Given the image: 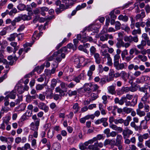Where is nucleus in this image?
<instances>
[{
    "instance_id": "obj_30",
    "label": "nucleus",
    "mask_w": 150,
    "mask_h": 150,
    "mask_svg": "<svg viewBox=\"0 0 150 150\" xmlns=\"http://www.w3.org/2000/svg\"><path fill=\"white\" fill-rule=\"evenodd\" d=\"M25 9L28 12V14L29 17L33 15V13L32 11V9L30 6L27 5V7H26Z\"/></svg>"
},
{
    "instance_id": "obj_47",
    "label": "nucleus",
    "mask_w": 150,
    "mask_h": 150,
    "mask_svg": "<svg viewBox=\"0 0 150 150\" xmlns=\"http://www.w3.org/2000/svg\"><path fill=\"white\" fill-rule=\"evenodd\" d=\"M115 124L118 125L119 124H122L123 123V119L122 118L115 119Z\"/></svg>"
},
{
    "instance_id": "obj_42",
    "label": "nucleus",
    "mask_w": 150,
    "mask_h": 150,
    "mask_svg": "<svg viewBox=\"0 0 150 150\" xmlns=\"http://www.w3.org/2000/svg\"><path fill=\"white\" fill-rule=\"evenodd\" d=\"M132 108H128L127 107H124L123 109L124 112L127 114L129 113L132 110Z\"/></svg>"
},
{
    "instance_id": "obj_37",
    "label": "nucleus",
    "mask_w": 150,
    "mask_h": 150,
    "mask_svg": "<svg viewBox=\"0 0 150 150\" xmlns=\"http://www.w3.org/2000/svg\"><path fill=\"white\" fill-rule=\"evenodd\" d=\"M122 97L124 101H127V100H131L133 96L132 95L129 94H127L125 96H123Z\"/></svg>"
},
{
    "instance_id": "obj_43",
    "label": "nucleus",
    "mask_w": 150,
    "mask_h": 150,
    "mask_svg": "<svg viewBox=\"0 0 150 150\" xmlns=\"http://www.w3.org/2000/svg\"><path fill=\"white\" fill-rule=\"evenodd\" d=\"M111 142H113L114 144L115 143V141L114 140H110L109 139H106L104 143V146L110 144Z\"/></svg>"
},
{
    "instance_id": "obj_41",
    "label": "nucleus",
    "mask_w": 150,
    "mask_h": 150,
    "mask_svg": "<svg viewBox=\"0 0 150 150\" xmlns=\"http://www.w3.org/2000/svg\"><path fill=\"white\" fill-rule=\"evenodd\" d=\"M145 16L144 12H142L140 14L137 15L136 17V19L142 18H144Z\"/></svg>"
},
{
    "instance_id": "obj_5",
    "label": "nucleus",
    "mask_w": 150,
    "mask_h": 150,
    "mask_svg": "<svg viewBox=\"0 0 150 150\" xmlns=\"http://www.w3.org/2000/svg\"><path fill=\"white\" fill-rule=\"evenodd\" d=\"M38 106L40 109L44 110L45 112H48L49 110L48 106L43 103L40 102L38 104Z\"/></svg>"
},
{
    "instance_id": "obj_36",
    "label": "nucleus",
    "mask_w": 150,
    "mask_h": 150,
    "mask_svg": "<svg viewBox=\"0 0 150 150\" xmlns=\"http://www.w3.org/2000/svg\"><path fill=\"white\" fill-rule=\"evenodd\" d=\"M57 81L55 79H53L51 81V88L52 90H53L55 87L56 86Z\"/></svg>"
},
{
    "instance_id": "obj_19",
    "label": "nucleus",
    "mask_w": 150,
    "mask_h": 150,
    "mask_svg": "<svg viewBox=\"0 0 150 150\" xmlns=\"http://www.w3.org/2000/svg\"><path fill=\"white\" fill-rule=\"evenodd\" d=\"M94 57L95 59V62L98 64L100 63L101 59L99 54L96 53L94 54Z\"/></svg>"
},
{
    "instance_id": "obj_14",
    "label": "nucleus",
    "mask_w": 150,
    "mask_h": 150,
    "mask_svg": "<svg viewBox=\"0 0 150 150\" xmlns=\"http://www.w3.org/2000/svg\"><path fill=\"white\" fill-rule=\"evenodd\" d=\"M150 95L148 92H146L141 98V100L144 102V104H146L148 102V99L150 97Z\"/></svg>"
},
{
    "instance_id": "obj_21",
    "label": "nucleus",
    "mask_w": 150,
    "mask_h": 150,
    "mask_svg": "<svg viewBox=\"0 0 150 150\" xmlns=\"http://www.w3.org/2000/svg\"><path fill=\"white\" fill-rule=\"evenodd\" d=\"M67 51V47H62L60 50L58 51L55 52L54 53V55L57 56L58 54H60L61 53H62V52H65Z\"/></svg>"
},
{
    "instance_id": "obj_33",
    "label": "nucleus",
    "mask_w": 150,
    "mask_h": 150,
    "mask_svg": "<svg viewBox=\"0 0 150 150\" xmlns=\"http://www.w3.org/2000/svg\"><path fill=\"white\" fill-rule=\"evenodd\" d=\"M55 91L57 93H59V96L61 97L64 96V91L61 89L59 87H57L55 88Z\"/></svg>"
},
{
    "instance_id": "obj_3",
    "label": "nucleus",
    "mask_w": 150,
    "mask_h": 150,
    "mask_svg": "<svg viewBox=\"0 0 150 150\" xmlns=\"http://www.w3.org/2000/svg\"><path fill=\"white\" fill-rule=\"evenodd\" d=\"M133 131L129 129L128 128H126L123 130L122 134L124 139L129 138L130 135L133 133Z\"/></svg>"
},
{
    "instance_id": "obj_22",
    "label": "nucleus",
    "mask_w": 150,
    "mask_h": 150,
    "mask_svg": "<svg viewBox=\"0 0 150 150\" xmlns=\"http://www.w3.org/2000/svg\"><path fill=\"white\" fill-rule=\"evenodd\" d=\"M101 55L104 58H107L108 59L111 58L110 55L108 53L106 50L101 52Z\"/></svg>"
},
{
    "instance_id": "obj_10",
    "label": "nucleus",
    "mask_w": 150,
    "mask_h": 150,
    "mask_svg": "<svg viewBox=\"0 0 150 150\" xmlns=\"http://www.w3.org/2000/svg\"><path fill=\"white\" fill-rule=\"evenodd\" d=\"M129 76V74H128L127 76V73L125 71H122L120 72V76L125 82L127 81V78H128Z\"/></svg>"
},
{
    "instance_id": "obj_31",
    "label": "nucleus",
    "mask_w": 150,
    "mask_h": 150,
    "mask_svg": "<svg viewBox=\"0 0 150 150\" xmlns=\"http://www.w3.org/2000/svg\"><path fill=\"white\" fill-rule=\"evenodd\" d=\"M86 6V3H83L81 5H79L77 6L76 7L75 10L77 11L85 8Z\"/></svg>"
},
{
    "instance_id": "obj_11",
    "label": "nucleus",
    "mask_w": 150,
    "mask_h": 150,
    "mask_svg": "<svg viewBox=\"0 0 150 150\" xmlns=\"http://www.w3.org/2000/svg\"><path fill=\"white\" fill-rule=\"evenodd\" d=\"M145 79H146L149 80V82L147 83L148 84H150V78L147 76H142L141 77L140 79H137L136 82L137 83H141L143 82Z\"/></svg>"
},
{
    "instance_id": "obj_8",
    "label": "nucleus",
    "mask_w": 150,
    "mask_h": 150,
    "mask_svg": "<svg viewBox=\"0 0 150 150\" xmlns=\"http://www.w3.org/2000/svg\"><path fill=\"white\" fill-rule=\"evenodd\" d=\"M87 85L91 88V91H96L98 90V89L99 88V86L97 84H91V83H85L84 86H86Z\"/></svg>"
},
{
    "instance_id": "obj_38",
    "label": "nucleus",
    "mask_w": 150,
    "mask_h": 150,
    "mask_svg": "<svg viewBox=\"0 0 150 150\" xmlns=\"http://www.w3.org/2000/svg\"><path fill=\"white\" fill-rule=\"evenodd\" d=\"M124 42L121 40H119L116 44V46L118 48H120L121 47H123Z\"/></svg>"
},
{
    "instance_id": "obj_15",
    "label": "nucleus",
    "mask_w": 150,
    "mask_h": 150,
    "mask_svg": "<svg viewBox=\"0 0 150 150\" xmlns=\"http://www.w3.org/2000/svg\"><path fill=\"white\" fill-rule=\"evenodd\" d=\"M52 89H49L46 91V97L48 98L52 99L53 97V94Z\"/></svg>"
},
{
    "instance_id": "obj_44",
    "label": "nucleus",
    "mask_w": 150,
    "mask_h": 150,
    "mask_svg": "<svg viewBox=\"0 0 150 150\" xmlns=\"http://www.w3.org/2000/svg\"><path fill=\"white\" fill-rule=\"evenodd\" d=\"M45 85L44 84H38L36 86V89L38 91H40L42 90L44 87Z\"/></svg>"
},
{
    "instance_id": "obj_29",
    "label": "nucleus",
    "mask_w": 150,
    "mask_h": 150,
    "mask_svg": "<svg viewBox=\"0 0 150 150\" xmlns=\"http://www.w3.org/2000/svg\"><path fill=\"white\" fill-rule=\"evenodd\" d=\"M88 148L91 150H99V149L97 147V145L95 143L94 144L89 145L88 147Z\"/></svg>"
},
{
    "instance_id": "obj_63",
    "label": "nucleus",
    "mask_w": 150,
    "mask_h": 150,
    "mask_svg": "<svg viewBox=\"0 0 150 150\" xmlns=\"http://www.w3.org/2000/svg\"><path fill=\"white\" fill-rule=\"evenodd\" d=\"M134 56H132L129 55V56H127V57H125V60L126 61L128 62L130 61L131 59H132L134 57Z\"/></svg>"
},
{
    "instance_id": "obj_2",
    "label": "nucleus",
    "mask_w": 150,
    "mask_h": 150,
    "mask_svg": "<svg viewBox=\"0 0 150 150\" xmlns=\"http://www.w3.org/2000/svg\"><path fill=\"white\" fill-rule=\"evenodd\" d=\"M108 118L103 117L100 119L96 120L95 122L96 125H98L101 123H103V125L105 127L107 126L108 125V123L107 122Z\"/></svg>"
},
{
    "instance_id": "obj_45",
    "label": "nucleus",
    "mask_w": 150,
    "mask_h": 150,
    "mask_svg": "<svg viewBox=\"0 0 150 150\" xmlns=\"http://www.w3.org/2000/svg\"><path fill=\"white\" fill-rule=\"evenodd\" d=\"M120 58V55H115L114 56V63L113 64L119 62V59Z\"/></svg>"
},
{
    "instance_id": "obj_18",
    "label": "nucleus",
    "mask_w": 150,
    "mask_h": 150,
    "mask_svg": "<svg viewBox=\"0 0 150 150\" xmlns=\"http://www.w3.org/2000/svg\"><path fill=\"white\" fill-rule=\"evenodd\" d=\"M10 45L11 46L14 47L13 50V52L14 54L19 48V46L17 45V43L15 42H12L10 43Z\"/></svg>"
},
{
    "instance_id": "obj_28",
    "label": "nucleus",
    "mask_w": 150,
    "mask_h": 150,
    "mask_svg": "<svg viewBox=\"0 0 150 150\" xmlns=\"http://www.w3.org/2000/svg\"><path fill=\"white\" fill-rule=\"evenodd\" d=\"M16 92L15 90H13L9 94L8 96L9 98L12 99H15L16 97Z\"/></svg>"
},
{
    "instance_id": "obj_64",
    "label": "nucleus",
    "mask_w": 150,
    "mask_h": 150,
    "mask_svg": "<svg viewBox=\"0 0 150 150\" xmlns=\"http://www.w3.org/2000/svg\"><path fill=\"white\" fill-rule=\"evenodd\" d=\"M145 9L146 13H148L150 12V6L149 4L146 5Z\"/></svg>"
},
{
    "instance_id": "obj_60",
    "label": "nucleus",
    "mask_w": 150,
    "mask_h": 150,
    "mask_svg": "<svg viewBox=\"0 0 150 150\" xmlns=\"http://www.w3.org/2000/svg\"><path fill=\"white\" fill-rule=\"evenodd\" d=\"M147 122L149 121L150 120V112H148L147 113L146 115L144 117V120Z\"/></svg>"
},
{
    "instance_id": "obj_55",
    "label": "nucleus",
    "mask_w": 150,
    "mask_h": 150,
    "mask_svg": "<svg viewBox=\"0 0 150 150\" xmlns=\"http://www.w3.org/2000/svg\"><path fill=\"white\" fill-rule=\"evenodd\" d=\"M102 99L103 101V103L104 104H106L108 103L107 97L106 95H103L102 97Z\"/></svg>"
},
{
    "instance_id": "obj_1",
    "label": "nucleus",
    "mask_w": 150,
    "mask_h": 150,
    "mask_svg": "<svg viewBox=\"0 0 150 150\" xmlns=\"http://www.w3.org/2000/svg\"><path fill=\"white\" fill-rule=\"evenodd\" d=\"M32 119L34 122H32L30 124V129L32 130H38V127L40 125V119L37 117L36 115H33L32 116Z\"/></svg>"
},
{
    "instance_id": "obj_57",
    "label": "nucleus",
    "mask_w": 150,
    "mask_h": 150,
    "mask_svg": "<svg viewBox=\"0 0 150 150\" xmlns=\"http://www.w3.org/2000/svg\"><path fill=\"white\" fill-rule=\"evenodd\" d=\"M30 146L29 144L27 143L25 144L24 146L23 147V150H27L28 149H30Z\"/></svg>"
},
{
    "instance_id": "obj_25",
    "label": "nucleus",
    "mask_w": 150,
    "mask_h": 150,
    "mask_svg": "<svg viewBox=\"0 0 150 150\" xmlns=\"http://www.w3.org/2000/svg\"><path fill=\"white\" fill-rule=\"evenodd\" d=\"M115 102V103H118L121 105H123L124 103L122 97L121 99L119 100L117 98H116L114 100Z\"/></svg>"
},
{
    "instance_id": "obj_53",
    "label": "nucleus",
    "mask_w": 150,
    "mask_h": 150,
    "mask_svg": "<svg viewBox=\"0 0 150 150\" xmlns=\"http://www.w3.org/2000/svg\"><path fill=\"white\" fill-rule=\"evenodd\" d=\"M78 48L79 50L83 51L85 53H88V51L87 50L86 48H84L83 46L82 45H80L78 47Z\"/></svg>"
},
{
    "instance_id": "obj_12",
    "label": "nucleus",
    "mask_w": 150,
    "mask_h": 150,
    "mask_svg": "<svg viewBox=\"0 0 150 150\" xmlns=\"http://www.w3.org/2000/svg\"><path fill=\"white\" fill-rule=\"evenodd\" d=\"M95 69L96 66L94 64H93L91 65L90 67L89 70L87 72L88 76L91 77L93 74V72L95 70Z\"/></svg>"
},
{
    "instance_id": "obj_39",
    "label": "nucleus",
    "mask_w": 150,
    "mask_h": 150,
    "mask_svg": "<svg viewBox=\"0 0 150 150\" xmlns=\"http://www.w3.org/2000/svg\"><path fill=\"white\" fill-rule=\"evenodd\" d=\"M130 89L129 87H122L121 89V91L123 93H126L130 91Z\"/></svg>"
},
{
    "instance_id": "obj_7",
    "label": "nucleus",
    "mask_w": 150,
    "mask_h": 150,
    "mask_svg": "<svg viewBox=\"0 0 150 150\" xmlns=\"http://www.w3.org/2000/svg\"><path fill=\"white\" fill-rule=\"evenodd\" d=\"M20 34H18L17 33H14L11 34L9 37L8 38V40L10 41H12L15 40V38L17 37L18 40H20Z\"/></svg>"
},
{
    "instance_id": "obj_9",
    "label": "nucleus",
    "mask_w": 150,
    "mask_h": 150,
    "mask_svg": "<svg viewBox=\"0 0 150 150\" xmlns=\"http://www.w3.org/2000/svg\"><path fill=\"white\" fill-rule=\"evenodd\" d=\"M62 2L65 4L66 9L69 8L73 5L70 0H61Z\"/></svg>"
},
{
    "instance_id": "obj_13",
    "label": "nucleus",
    "mask_w": 150,
    "mask_h": 150,
    "mask_svg": "<svg viewBox=\"0 0 150 150\" xmlns=\"http://www.w3.org/2000/svg\"><path fill=\"white\" fill-rule=\"evenodd\" d=\"M65 7V5L61 4L59 7L55 9V11L57 14H58L66 9Z\"/></svg>"
},
{
    "instance_id": "obj_34",
    "label": "nucleus",
    "mask_w": 150,
    "mask_h": 150,
    "mask_svg": "<svg viewBox=\"0 0 150 150\" xmlns=\"http://www.w3.org/2000/svg\"><path fill=\"white\" fill-rule=\"evenodd\" d=\"M98 97V96L97 94L92 93L91 94L90 100L92 101L96 99Z\"/></svg>"
},
{
    "instance_id": "obj_17",
    "label": "nucleus",
    "mask_w": 150,
    "mask_h": 150,
    "mask_svg": "<svg viewBox=\"0 0 150 150\" xmlns=\"http://www.w3.org/2000/svg\"><path fill=\"white\" fill-rule=\"evenodd\" d=\"M139 127L141 129L143 128L144 129H147L148 127L147 126V122L144 120H142L141 122L140 125Z\"/></svg>"
},
{
    "instance_id": "obj_51",
    "label": "nucleus",
    "mask_w": 150,
    "mask_h": 150,
    "mask_svg": "<svg viewBox=\"0 0 150 150\" xmlns=\"http://www.w3.org/2000/svg\"><path fill=\"white\" fill-rule=\"evenodd\" d=\"M90 51L91 53V55H94L95 54L96 51V48L93 46H92L90 48Z\"/></svg>"
},
{
    "instance_id": "obj_6",
    "label": "nucleus",
    "mask_w": 150,
    "mask_h": 150,
    "mask_svg": "<svg viewBox=\"0 0 150 150\" xmlns=\"http://www.w3.org/2000/svg\"><path fill=\"white\" fill-rule=\"evenodd\" d=\"M84 76V74L81 73L78 76L73 77V81L76 83H79L80 82V80H83Z\"/></svg>"
},
{
    "instance_id": "obj_16",
    "label": "nucleus",
    "mask_w": 150,
    "mask_h": 150,
    "mask_svg": "<svg viewBox=\"0 0 150 150\" xmlns=\"http://www.w3.org/2000/svg\"><path fill=\"white\" fill-rule=\"evenodd\" d=\"M53 55L54 57H57L56 60L58 62H60L62 60V58H64L65 56V54L63 53H61L60 54H58L57 56L54 55L53 54Z\"/></svg>"
},
{
    "instance_id": "obj_24",
    "label": "nucleus",
    "mask_w": 150,
    "mask_h": 150,
    "mask_svg": "<svg viewBox=\"0 0 150 150\" xmlns=\"http://www.w3.org/2000/svg\"><path fill=\"white\" fill-rule=\"evenodd\" d=\"M108 90L109 92L112 94H115L116 93L115 86H113L109 87Z\"/></svg>"
},
{
    "instance_id": "obj_26",
    "label": "nucleus",
    "mask_w": 150,
    "mask_h": 150,
    "mask_svg": "<svg viewBox=\"0 0 150 150\" xmlns=\"http://www.w3.org/2000/svg\"><path fill=\"white\" fill-rule=\"evenodd\" d=\"M131 120V117L130 116H128L127 117L126 119L124 120H123V123L125 126H128L129 123L130 122Z\"/></svg>"
},
{
    "instance_id": "obj_35",
    "label": "nucleus",
    "mask_w": 150,
    "mask_h": 150,
    "mask_svg": "<svg viewBox=\"0 0 150 150\" xmlns=\"http://www.w3.org/2000/svg\"><path fill=\"white\" fill-rule=\"evenodd\" d=\"M137 58L143 62H145L147 60V57L145 55L139 54L138 55Z\"/></svg>"
},
{
    "instance_id": "obj_52",
    "label": "nucleus",
    "mask_w": 150,
    "mask_h": 150,
    "mask_svg": "<svg viewBox=\"0 0 150 150\" xmlns=\"http://www.w3.org/2000/svg\"><path fill=\"white\" fill-rule=\"evenodd\" d=\"M73 109L75 110V112L74 113L77 112L79 109V104L78 103H75L73 106Z\"/></svg>"
},
{
    "instance_id": "obj_46",
    "label": "nucleus",
    "mask_w": 150,
    "mask_h": 150,
    "mask_svg": "<svg viewBox=\"0 0 150 150\" xmlns=\"http://www.w3.org/2000/svg\"><path fill=\"white\" fill-rule=\"evenodd\" d=\"M128 54V50L127 49H125L122 52L121 56L123 59H124L126 55H127Z\"/></svg>"
},
{
    "instance_id": "obj_32",
    "label": "nucleus",
    "mask_w": 150,
    "mask_h": 150,
    "mask_svg": "<svg viewBox=\"0 0 150 150\" xmlns=\"http://www.w3.org/2000/svg\"><path fill=\"white\" fill-rule=\"evenodd\" d=\"M52 147L54 150H60L61 146L59 143H56L53 144Z\"/></svg>"
},
{
    "instance_id": "obj_61",
    "label": "nucleus",
    "mask_w": 150,
    "mask_h": 150,
    "mask_svg": "<svg viewBox=\"0 0 150 150\" xmlns=\"http://www.w3.org/2000/svg\"><path fill=\"white\" fill-rule=\"evenodd\" d=\"M115 11L113 10L109 14V16H110V18L111 19L116 18L117 17V16L115 15L114 13Z\"/></svg>"
},
{
    "instance_id": "obj_54",
    "label": "nucleus",
    "mask_w": 150,
    "mask_h": 150,
    "mask_svg": "<svg viewBox=\"0 0 150 150\" xmlns=\"http://www.w3.org/2000/svg\"><path fill=\"white\" fill-rule=\"evenodd\" d=\"M44 67L45 65H42L40 67H37L35 68L34 69V71H36L38 72L39 70H40V71L43 70L44 69Z\"/></svg>"
},
{
    "instance_id": "obj_27",
    "label": "nucleus",
    "mask_w": 150,
    "mask_h": 150,
    "mask_svg": "<svg viewBox=\"0 0 150 150\" xmlns=\"http://www.w3.org/2000/svg\"><path fill=\"white\" fill-rule=\"evenodd\" d=\"M26 108V105L25 104H21L19 106L16 108V110L18 111H22L24 110Z\"/></svg>"
},
{
    "instance_id": "obj_20",
    "label": "nucleus",
    "mask_w": 150,
    "mask_h": 150,
    "mask_svg": "<svg viewBox=\"0 0 150 150\" xmlns=\"http://www.w3.org/2000/svg\"><path fill=\"white\" fill-rule=\"evenodd\" d=\"M122 139V137L121 135L118 134L117 135L116 139V142L114 143V144L115 145L120 144L122 143L121 140Z\"/></svg>"
},
{
    "instance_id": "obj_4",
    "label": "nucleus",
    "mask_w": 150,
    "mask_h": 150,
    "mask_svg": "<svg viewBox=\"0 0 150 150\" xmlns=\"http://www.w3.org/2000/svg\"><path fill=\"white\" fill-rule=\"evenodd\" d=\"M115 69L117 70H122L126 68V66L124 63H120L119 62L113 64Z\"/></svg>"
},
{
    "instance_id": "obj_23",
    "label": "nucleus",
    "mask_w": 150,
    "mask_h": 150,
    "mask_svg": "<svg viewBox=\"0 0 150 150\" xmlns=\"http://www.w3.org/2000/svg\"><path fill=\"white\" fill-rule=\"evenodd\" d=\"M63 78L64 81L68 82H71L73 81V79H74L72 75L64 76L63 77Z\"/></svg>"
},
{
    "instance_id": "obj_59",
    "label": "nucleus",
    "mask_w": 150,
    "mask_h": 150,
    "mask_svg": "<svg viewBox=\"0 0 150 150\" xmlns=\"http://www.w3.org/2000/svg\"><path fill=\"white\" fill-rule=\"evenodd\" d=\"M32 38L33 40L34 39H36L38 40L39 39V37H38V34L37 31H35L34 32Z\"/></svg>"
},
{
    "instance_id": "obj_49",
    "label": "nucleus",
    "mask_w": 150,
    "mask_h": 150,
    "mask_svg": "<svg viewBox=\"0 0 150 150\" xmlns=\"http://www.w3.org/2000/svg\"><path fill=\"white\" fill-rule=\"evenodd\" d=\"M107 35L105 34L102 35L100 37V40L102 41H106L107 39Z\"/></svg>"
},
{
    "instance_id": "obj_50",
    "label": "nucleus",
    "mask_w": 150,
    "mask_h": 150,
    "mask_svg": "<svg viewBox=\"0 0 150 150\" xmlns=\"http://www.w3.org/2000/svg\"><path fill=\"white\" fill-rule=\"evenodd\" d=\"M137 114L141 117L144 116L145 115V113L144 111H142L140 110H137Z\"/></svg>"
},
{
    "instance_id": "obj_58",
    "label": "nucleus",
    "mask_w": 150,
    "mask_h": 150,
    "mask_svg": "<svg viewBox=\"0 0 150 150\" xmlns=\"http://www.w3.org/2000/svg\"><path fill=\"white\" fill-rule=\"evenodd\" d=\"M137 98L134 97L131 102L132 106H134L137 103Z\"/></svg>"
},
{
    "instance_id": "obj_56",
    "label": "nucleus",
    "mask_w": 150,
    "mask_h": 150,
    "mask_svg": "<svg viewBox=\"0 0 150 150\" xmlns=\"http://www.w3.org/2000/svg\"><path fill=\"white\" fill-rule=\"evenodd\" d=\"M17 91L19 94H21L24 92V89L23 86H18L17 89Z\"/></svg>"
},
{
    "instance_id": "obj_62",
    "label": "nucleus",
    "mask_w": 150,
    "mask_h": 150,
    "mask_svg": "<svg viewBox=\"0 0 150 150\" xmlns=\"http://www.w3.org/2000/svg\"><path fill=\"white\" fill-rule=\"evenodd\" d=\"M7 28H4L0 32V35L1 36L5 35L7 33Z\"/></svg>"
},
{
    "instance_id": "obj_48",
    "label": "nucleus",
    "mask_w": 150,
    "mask_h": 150,
    "mask_svg": "<svg viewBox=\"0 0 150 150\" xmlns=\"http://www.w3.org/2000/svg\"><path fill=\"white\" fill-rule=\"evenodd\" d=\"M132 36H126L124 37V40L125 42H132Z\"/></svg>"
},
{
    "instance_id": "obj_40",
    "label": "nucleus",
    "mask_w": 150,
    "mask_h": 150,
    "mask_svg": "<svg viewBox=\"0 0 150 150\" xmlns=\"http://www.w3.org/2000/svg\"><path fill=\"white\" fill-rule=\"evenodd\" d=\"M20 10L23 11L25 9L26 6L23 4H20L17 7Z\"/></svg>"
}]
</instances>
